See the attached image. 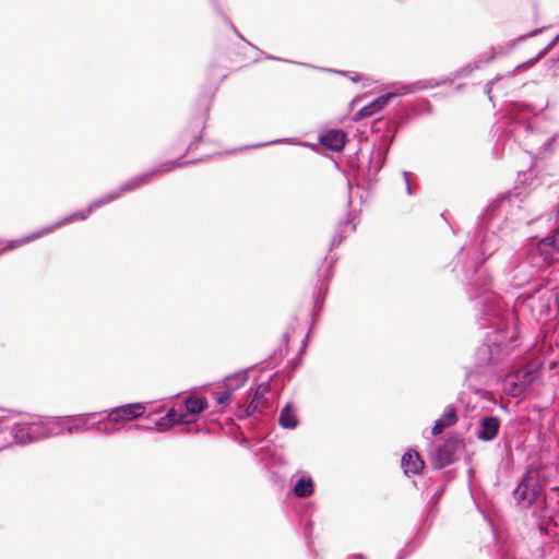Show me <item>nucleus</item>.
Here are the masks:
<instances>
[{
	"instance_id": "nucleus-1",
	"label": "nucleus",
	"mask_w": 559,
	"mask_h": 559,
	"mask_svg": "<svg viewBox=\"0 0 559 559\" xmlns=\"http://www.w3.org/2000/svg\"><path fill=\"white\" fill-rule=\"evenodd\" d=\"M542 490L539 484V473L536 469L526 472L522 481L514 490V498L518 502L525 506H531L537 498Z\"/></svg>"
},
{
	"instance_id": "nucleus-2",
	"label": "nucleus",
	"mask_w": 559,
	"mask_h": 559,
	"mask_svg": "<svg viewBox=\"0 0 559 559\" xmlns=\"http://www.w3.org/2000/svg\"><path fill=\"white\" fill-rule=\"evenodd\" d=\"M464 448V440L457 436L448 438L443 444L439 445L431 456L432 467L441 469L455 460V453Z\"/></svg>"
},
{
	"instance_id": "nucleus-3",
	"label": "nucleus",
	"mask_w": 559,
	"mask_h": 559,
	"mask_svg": "<svg viewBox=\"0 0 559 559\" xmlns=\"http://www.w3.org/2000/svg\"><path fill=\"white\" fill-rule=\"evenodd\" d=\"M177 167H179V164L177 162L164 163V164L159 165L157 168H155L151 171L141 174L139 176H135V177L129 179L128 181H126L124 183H122L119 187L120 193L124 194V193L131 192V191L148 183L152 179H154L163 174H166L168 171H171V170L176 169Z\"/></svg>"
},
{
	"instance_id": "nucleus-4",
	"label": "nucleus",
	"mask_w": 559,
	"mask_h": 559,
	"mask_svg": "<svg viewBox=\"0 0 559 559\" xmlns=\"http://www.w3.org/2000/svg\"><path fill=\"white\" fill-rule=\"evenodd\" d=\"M270 392V384L261 383L259 384L251 397L250 403L240 412L243 414H239V417H249L255 412H262L267 406V401L265 400V395Z\"/></svg>"
},
{
	"instance_id": "nucleus-5",
	"label": "nucleus",
	"mask_w": 559,
	"mask_h": 559,
	"mask_svg": "<svg viewBox=\"0 0 559 559\" xmlns=\"http://www.w3.org/2000/svg\"><path fill=\"white\" fill-rule=\"evenodd\" d=\"M144 412L145 407L140 403L128 404L110 411L108 414V420L112 423L132 420L142 416Z\"/></svg>"
},
{
	"instance_id": "nucleus-6",
	"label": "nucleus",
	"mask_w": 559,
	"mask_h": 559,
	"mask_svg": "<svg viewBox=\"0 0 559 559\" xmlns=\"http://www.w3.org/2000/svg\"><path fill=\"white\" fill-rule=\"evenodd\" d=\"M399 93H388L384 95L379 96L368 105L364 106L361 109H359L356 112V119H365L373 116L374 114L382 110L391 99L396 97Z\"/></svg>"
},
{
	"instance_id": "nucleus-7",
	"label": "nucleus",
	"mask_w": 559,
	"mask_h": 559,
	"mask_svg": "<svg viewBox=\"0 0 559 559\" xmlns=\"http://www.w3.org/2000/svg\"><path fill=\"white\" fill-rule=\"evenodd\" d=\"M205 126V119L204 117L198 119L192 127L183 128L179 136L183 140L185 143V151L183 155H186L190 148V146L197 142L200 141L202 138V132Z\"/></svg>"
},
{
	"instance_id": "nucleus-8",
	"label": "nucleus",
	"mask_w": 559,
	"mask_h": 559,
	"mask_svg": "<svg viewBox=\"0 0 559 559\" xmlns=\"http://www.w3.org/2000/svg\"><path fill=\"white\" fill-rule=\"evenodd\" d=\"M500 429V420L495 416L483 417L479 425L477 438L481 441L493 440Z\"/></svg>"
},
{
	"instance_id": "nucleus-9",
	"label": "nucleus",
	"mask_w": 559,
	"mask_h": 559,
	"mask_svg": "<svg viewBox=\"0 0 559 559\" xmlns=\"http://www.w3.org/2000/svg\"><path fill=\"white\" fill-rule=\"evenodd\" d=\"M320 143L333 152H341L346 143V133L340 129H333L320 138Z\"/></svg>"
},
{
	"instance_id": "nucleus-10",
	"label": "nucleus",
	"mask_w": 559,
	"mask_h": 559,
	"mask_svg": "<svg viewBox=\"0 0 559 559\" xmlns=\"http://www.w3.org/2000/svg\"><path fill=\"white\" fill-rule=\"evenodd\" d=\"M459 420L456 409L454 407H450L444 415L436 420L431 433L433 436H438L443 432L445 428L454 426Z\"/></svg>"
},
{
	"instance_id": "nucleus-11",
	"label": "nucleus",
	"mask_w": 559,
	"mask_h": 559,
	"mask_svg": "<svg viewBox=\"0 0 559 559\" xmlns=\"http://www.w3.org/2000/svg\"><path fill=\"white\" fill-rule=\"evenodd\" d=\"M402 466L406 474H418L424 468V461L417 452H406L402 457Z\"/></svg>"
},
{
	"instance_id": "nucleus-12",
	"label": "nucleus",
	"mask_w": 559,
	"mask_h": 559,
	"mask_svg": "<svg viewBox=\"0 0 559 559\" xmlns=\"http://www.w3.org/2000/svg\"><path fill=\"white\" fill-rule=\"evenodd\" d=\"M278 423L285 429H294L297 427L298 418L290 403L286 404L281 411Z\"/></svg>"
},
{
	"instance_id": "nucleus-13",
	"label": "nucleus",
	"mask_w": 559,
	"mask_h": 559,
	"mask_svg": "<svg viewBox=\"0 0 559 559\" xmlns=\"http://www.w3.org/2000/svg\"><path fill=\"white\" fill-rule=\"evenodd\" d=\"M52 230H53V227H46V228H44L41 230H38V231L33 233L31 235H27V236H25V237H23L21 239L12 240V241H10L7 245V247L1 252H4L7 250H13V249H15L17 247L26 245V243H28L31 241H34V240L40 238L41 236H44L46 234L51 233Z\"/></svg>"
},
{
	"instance_id": "nucleus-14",
	"label": "nucleus",
	"mask_w": 559,
	"mask_h": 559,
	"mask_svg": "<svg viewBox=\"0 0 559 559\" xmlns=\"http://www.w3.org/2000/svg\"><path fill=\"white\" fill-rule=\"evenodd\" d=\"M187 412L191 415H197L205 409L207 401L205 397L188 396L185 400Z\"/></svg>"
},
{
	"instance_id": "nucleus-15",
	"label": "nucleus",
	"mask_w": 559,
	"mask_h": 559,
	"mask_svg": "<svg viewBox=\"0 0 559 559\" xmlns=\"http://www.w3.org/2000/svg\"><path fill=\"white\" fill-rule=\"evenodd\" d=\"M313 492V483L309 477H301L294 486L296 497L306 498Z\"/></svg>"
},
{
	"instance_id": "nucleus-16",
	"label": "nucleus",
	"mask_w": 559,
	"mask_h": 559,
	"mask_svg": "<svg viewBox=\"0 0 559 559\" xmlns=\"http://www.w3.org/2000/svg\"><path fill=\"white\" fill-rule=\"evenodd\" d=\"M511 379L516 380L520 386L527 389L534 381L535 374L528 369H520L511 374Z\"/></svg>"
},
{
	"instance_id": "nucleus-17",
	"label": "nucleus",
	"mask_w": 559,
	"mask_h": 559,
	"mask_svg": "<svg viewBox=\"0 0 559 559\" xmlns=\"http://www.w3.org/2000/svg\"><path fill=\"white\" fill-rule=\"evenodd\" d=\"M93 210H94V206L91 204L86 210L72 213L71 215L66 217L62 222L57 223L52 227L55 229L56 227H59V226H61L63 224H67V223H72V222H76V221H84V219H86L88 217V215L92 213Z\"/></svg>"
},
{
	"instance_id": "nucleus-18",
	"label": "nucleus",
	"mask_w": 559,
	"mask_h": 559,
	"mask_svg": "<svg viewBox=\"0 0 559 559\" xmlns=\"http://www.w3.org/2000/svg\"><path fill=\"white\" fill-rule=\"evenodd\" d=\"M185 418L186 414L177 412L176 409L173 408L166 414L163 420H167L169 425H178L186 423L187 420Z\"/></svg>"
},
{
	"instance_id": "nucleus-19",
	"label": "nucleus",
	"mask_w": 559,
	"mask_h": 559,
	"mask_svg": "<svg viewBox=\"0 0 559 559\" xmlns=\"http://www.w3.org/2000/svg\"><path fill=\"white\" fill-rule=\"evenodd\" d=\"M123 193H120V188H118L117 191L115 192H110V193H107L105 195H103L100 199H98L97 201L93 202L92 205L95 207H99L104 204H107V203H110L112 201H115L116 199L120 198Z\"/></svg>"
},
{
	"instance_id": "nucleus-20",
	"label": "nucleus",
	"mask_w": 559,
	"mask_h": 559,
	"mask_svg": "<svg viewBox=\"0 0 559 559\" xmlns=\"http://www.w3.org/2000/svg\"><path fill=\"white\" fill-rule=\"evenodd\" d=\"M506 383L509 386L508 393L512 396H519L526 390V388L520 386L516 380L511 379V374L507 377Z\"/></svg>"
},
{
	"instance_id": "nucleus-21",
	"label": "nucleus",
	"mask_w": 559,
	"mask_h": 559,
	"mask_svg": "<svg viewBox=\"0 0 559 559\" xmlns=\"http://www.w3.org/2000/svg\"><path fill=\"white\" fill-rule=\"evenodd\" d=\"M230 400H231V392L228 390L216 393V402L221 405L228 404Z\"/></svg>"
},
{
	"instance_id": "nucleus-22",
	"label": "nucleus",
	"mask_w": 559,
	"mask_h": 559,
	"mask_svg": "<svg viewBox=\"0 0 559 559\" xmlns=\"http://www.w3.org/2000/svg\"><path fill=\"white\" fill-rule=\"evenodd\" d=\"M552 246L559 252V228L552 235Z\"/></svg>"
},
{
	"instance_id": "nucleus-23",
	"label": "nucleus",
	"mask_w": 559,
	"mask_h": 559,
	"mask_svg": "<svg viewBox=\"0 0 559 559\" xmlns=\"http://www.w3.org/2000/svg\"><path fill=\"white\" fill-rule=\"evenodd\" d=\"M407 92H408V88H407V87H405V86H403V87L401 88V93H400V94H405V93H407Z\"/></svg>"
},
{
	"instance_id": "nucleus-24",
	"label": "nucleus",
	"mask_w": 559,
	"mask_h": 559,
	"mask_svg": "<svg viewBox=\"0 0 559 559\" xmlns=\"http://www.w3.org/2000/svg\"><path fill=\"white\" fill-rule=\"evenodd\" d=\"M556 367V362L550 364V368L554 369Z\"/></svg>"
}]
</instances>
